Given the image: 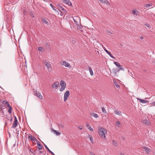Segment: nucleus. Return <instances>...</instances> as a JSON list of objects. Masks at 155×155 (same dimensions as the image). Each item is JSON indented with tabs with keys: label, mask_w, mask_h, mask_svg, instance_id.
Instances as JSON below:
<instances>
[{
	"label": "nucleus",
	"mask_w": 155,
	"mask_h": 155,
	"mask_svg": "<svg viewBox=\"0 0 155 155\" xmlns=\"http://www.w3.org/2000/svg\"><path fill=\"white\" fill-rule=\"evenodd\" d=\"M98 133L101 138L104 139H106L105 135L107 133V131L105 129L101 127L99 129Z\"/></svg>",
	"instance_id": "nucleus-1"
},
{
	"label": "nucleus",
	"mask_w": 155,
	"mask_h": 155,
	"mask_svg": "<svg viewBox=\"0 0 155 155\" xmlns=\"http://www.w3.org/2000/svg\"><path fill=\"white\" fill-rule=\"evenodd\" d=\"M60 85L61 87L60 89V91H63L66 87V84L64 81H61L60 82Z\"/></svg>",
	"instance_id": "nucleus-2"
},
{
	"label": "nucleus",
	"mask_w": 155,
	"mask_h": 155,
	"mask_svg": "<svg viewBox=\"0 0 155 155\" xmlns=\"http://www.w3.org/2000/svg\"><path fill=\"white\" fill-rule=\"evenodd\" d=\"M44 64L46 66L48 71H51L52 70V68L50 64L49 63H48L47 61H45L44 62Z\"/></svg>",
	"instance_id": "nucleus-3"
},
{
	"label": "nucleus",
	"mask_w": 155,
	"mask_h": 155,
	"mask_svg": "<svg viewBox=\"0 0 155 155\" xmlns=\"http://www.w3.org/2000/svg\"><path fill=\"white\" fill-rule=\"evenodd\" d=\"M70 92L68 91H66L64 94V101L65 102L66 100L68 99V97L70 96Z\"/></svg>",
	"instance_id": "nucleus-4"
},
{
	"label": "nucleus",
	"mask_w": 155,
	"mask_h": 155,
	"mask_svg": "<svg viewBox=\"0 0 155 155\" xmlns=\"http://www.w3.org/2000/svg\"><path fill=\"white\" fill-rule=\"evenodd\" d=\"M59 85V82L58 81L54 83L51 85L52 87L53 88H57Z\"/></svg>",
	"instance_id": "nucleus-5"
},
{
	"label": "nucleus",
	"mask_w": 155,
	"mask_h": 155,
	"mask_svg": "<svg viewBox=\"0 0 155 155\" xmlns=\"http://www.w3.org/2000/svg\"><path fill=\"white\" fill-rule=\"evenodd\" d=\"M14 120V122L12 126V127L13 128H15V127H16L18 124V121L16 116L15 117Z\"/></svg>",
	"instance_id": "nucleus-6"
},
{
	"label": "nucleus",
	"mask_w": 155,
	"mask_h": 155,
	"mask_svg": "<svg viewBox=\"0 0 155 155\" xmlns=\"http://www.w3.org/2000/svg\"><path fill=\"white\" fill-rule=\"evenodd\" d=\"M35 95L39 99H42V96L41 94V93L38 91H36L35 93Z\"/></svg>",
	"instance_id": "nucleus-7"
},
{
	"label": "nucleus",
	"mask_w": 155,
	"mask_h": 155,
	"mask_svg": "<svg viewBox=\"0 0 155 155\" xmlns=\"http://www.w3.org/2000/svg\"><path fill=\"white\" fill-rule=\"evenodd\" d=\"M62 62L61 64L62 65H64L66 67L70 68V65L68 62L65 61H62Z\"/></svg>",
	"instance_id": "nucleus-8"
},
{
	"label": "nucleus",
	"mask_w": 155,
	"mask_h": 155,
	"mask_svg": "<svg viewBox=\"0 0 155 155\" xmlns=\"http://www.w3.org/2000/svg\"><path fill=\"white\" fill-rule=\"evenodd\" d=\"M75 23L77 25H78L79 23L78 21H80L79 18L78 16H76L75 18H73Z\"/></svg>",
	"instance_id": "nucleus-9"
},
{
	"label": "nucleus",
	"mask_w": 155,
	"mask_h": 155,
	"mask_svg": "<svg viewBox=\"0 0 155 155\" xmlns=\"http://www.w3.org/2000/svg\"><path fill=\"white\" fill-rule=\"evenodd\" d=\"M142 148L144 150V151L147 153H148L149 152H150L151 151V150L146 147H142Z\"/></svg>",
	"instance_id": "nucleus-10"
},
{
	"label": "nucleus",
	"mask_w": 155,
	"mask_h": 155,
	"mask_svg": "<svg viewBox=\"0 0 155 155\" xmlns=\"http://www.w3.org/2000/svg\"><path fill=\"white\" fill-rule=\"evenodd\" d=\"M104 50L112 58L115 59V58L112 55L109 51H108L104 47L103 48Z\"/></svg>",
	"instance_id": "nucleus-11"
},
{
	"label": "nucleus",
	"mask_w": 155,
	"mask_h": 155,
	"mask_svg": "<svg viewBox=\"0 0 155 155\" xmlns=\"http://www.w3.org/2000/svg\"><path fill=\"white\" fill-rule=\"evenodd\" d=\"M99 1L102 3L106 4L107 5H109L110 3L107 0H99Z\"/></svg>",
	"instance_id": "nucleus-12"
},
{
	"label": "nucleus",
	"mask_w": 155,
	"mask_h": 155,
	"mask_svg": "<svg viewBox=\"0 0 155 155\" xmlns=\"http://www.w3.org/2000/svg\"><path fill=\"white\" fill-rule=\"evenodd\" d=\"M28 138V139L32 141H35L37 140L35 137H32L31 134L29 136Z\"/></svg>",
	"instance_id": "nucleus-13"
},
{
	"label": "nucleus",
	"mask_w": 155,
	"mask_h": 155,
	"mask_svg": "<svg viewBox=\"0 0 155 155\" xmlns=\"http://www.w3.org/2000/svg\"><path fill=\"white\" fill-rule=\"evenodd\" d=\"M64 3L68 5L69 6L71 5V2L69 0H64L63 1Z\"/></svg>",
	"instance_id": "nucleus-14"
},
{
	"label": "nucleus",
	"mask_w": 155,
	"mask_h": 155,
	"mask_svg": "<svg viewBox=\"0 0 155 155\" xmlns=\"http://www.w3.org/2000/svg\"><path fill=\"white\" fill-rule=\"evenodd\" d=\"M132 12L133 14L135 15L136 16L139 15V12L137 10L135 9L132 10Z\"/></svg>",
	"instance_id": "nucleus-15"
},
{
	"label": "nucleus",
	"mask_w": 155,
	"mask_h": 155,
	"mask_svg": "<svg viewBox=\"0 0 155 155\" xmlns=\"http://www.w3.org/2000/svg\"><path fill=\"white\" fill-rule=\"evenodd\" d=\"M88 67L90 73V74L91 76H93L94 75L92 69L89 66H88Z\"/></svg>",
	"instance_id": "nucleus-16"
},
{
	"label": "nucleus",
	"mask_w": 155,
	"mask_h": 155,
	"mask_svg": "<svg viewBox=\"0 0 155 155\" xmlns=\"http://www.w3.org/2000/svg\"><path fill=\"white\" fill-rule=\"evenodd\" d=\"M86 125L88 129L91 131H93L94 130L90 126V125L88 123H86Z\"/></svg>",
	"instance_id": "nucleus-17"
},
{
	"label": "nucleus",
	"mask_w": 155,
	"mask_h": 155,
	"mask_svg": "<svg viewBox=\"0 0 155 155\" xmlns=\"http://www.w3.org/2000/svg\"><path fill=\"white\" fill-rule=\"evenodd\" d=\"M119 69L117 70V71H113L114 73L115 74V75H116L117 74V72H119L120 70H122L123 71H124V69L121 67V65H120V67H119Z\"/></svg>",
	"instance_id": "nucleus-18"
},
{
	"label": "nucleus",
	"mask_w": 155,
	"mask_h": 155,
	"mask_svg": "<svg viewBox=\"0 0 155 155\" xmlns=\"http://www.w3.org/2000/svg\"><path fill=\"white\" fill-rule=\"evenodd\" d=\"M152 5L153 4L152 3H150L148 4H145L144 5V7L146 9H149V7L152 6Z\"/></svg>",
	"instance_id": "nucleus-19"
},
{
	"label": "nucleus",
	"mask_w": 155,
	"mask_h": 155,
	"mask_svg": "<svg viewBox=\"0 0 155 155\" xmlns=\"http://www.w3.org/2000/svg\"><path fill=\"white\" fill-rule=\"evenodd\" d=\"M142 122L144 124H146L147 125H149L150 124V122H149V121L147 120H143Z\"/></svg>",
	"instance_id": "nucleus-20"
},
{
	"label": "nucleus",
	"mask_w": 155,
	"mask_h": 155,
	"mask_svg": "<svg viewBox=\"0 0 155 155\" xmlns=\"http://www.w3.org/2000/svg\"><path fill=\"white\" fill-rule=\"evenodd\" d=\"M138 100H139V101L141 103H145L148 102V101H145L144 100L138 98Z\"/></svg>",
	"instance_id": "nucleus-21"
},
{
	"label": "nucleus",
	"mask_w": 155,
	"mask_h": 155,
	"mask_svg": "<svg viewBox=\"0 0 155 155\" xmlns=\"http://www.w3.org/2000/svg\"><path fill=\"white\" fill-rule=\"evenodd\" d=\"M116 126L119 127H120L122 126L121 124L119 121H117L116 122Z\"/></svg>",
	"instance_id": "nucleus-22"
},
{
	"label": "nucleus",
	"mask_w": 155,
	"mask_h": 155,
	"mask_svg": "<svg viewBox=\"0 0 155 155\" xmlns=\"http://www.w3.org/2000/svg\"><path fill=\"white\" fill-rule=\"evenodd\" d=\"M52 131L53 132L54 134H56L57 135H59L61 134L60 133L58 132L57 130H54L53 129H52Z\"/></svg>",
	"instance_id": "nucleus-23"
},
{
	"label": "nucleus",
	"mask_w": 155,
	"mask_h": 155,
	"mask_svg": "<svg viewBox=\"0 0 155 155\" xmlns=\"http://www.w3.org/2000/svg\"><path fill=\"white\" fill-rule=\"evenodd\" d=\"M114 113L116 114H117V115H118L119 116H121L122 115V114H121V111H117V110H115L114 111Z\"/></svg>",
	"instance_id": "nucleus-24"
},
{
	"label": "nucleus",
	"mask_w": 155,
	"mask_h": 155,
	"mask_svg": "<svg viewBox=\"0 0 155 155\" xmlns=\"http://www.w3.org/2000/svg\"><path fill=\"white\" fill-rule=\"evenodd\" d=\"M37 145L38 146V148L39 150H40L42 149L43 146L42 145L40 144L39 143H37Z\"/></svg>",
	"instance_id": "nucleus-25"
},
{
	"label": "nucleus",
	"mask_w": 155,
	"mask_h": 155,
	"mask_svg": "<svg viewBox=\"0 0 155 155\" xmlns=\"http://www.w3.org/2000/svg\"><path fill=\"white\" fill-rule=\"evenodd\" d=\"M58 127H59V128L60 129H61V128H63L64 127V125L61 124H58Z\"/></svg>",
	"instance_id": "nucleus-26"
},
{
	"label": "nucleus",
	"mask_w": 155,
	"mask_h": 155,
	"mask_svg": "<svg viewBox=\"0 0 155 155\" xmlns=\"http://www.w3.org/2000/svg\"><path fill=\"white\" fill-rule=\"evenodd\" d=\"M89 136L90 140L91 142L92 143H94V140H93V138L91 136L89 135Z\"/></svg>",
	"instance_id": "nucleus-27"
},
{
	"label": "nucleus",
	"mask_w": 155,
	"mask_h": 155,
	"mask_svg": "<svg viewBox=\"0 0 155 155\" xmlns=\"http://www.w3.org/2000/svg\"><path fill=\"white\" fill-rule=\"evenodd\" d=\"M114 63L117 67H120V65L118 62L115 61L114 62Z\"/></svg>",
	"instance_id": "nucleus-28"
},
{
	"label": "nucleus",
	"mask_w": 155,
	"mask_h": 155,
	"mask_svg": "<svg viewBox=\"0 0 155 155\" xmlns=\"http://www.w3.org/2000/svg\"><path fill=\"white\" fill-rule=\"evenodd\" d=\"M91 115L96 118H97L98 117V115L97 114L94 113H92L91 114Z\"/></svg>",
	"instance_id": "nucleus-29"
},
{
	"label": "nucleus",
	"mask_w": 155,
	"mask_h": 155,
	"mask_svg": "<svg viewBox=\"0 0 155 155\" xmlns=\"http://www.w3.org/2000/svg\"><path fill=\"white\" fill-rule=\"evenodd\" d=\"M12 107H8V112L9 114H11L12 112Z\"/></svg>",
	"instance_id": "nucleus-30"
},
{
	"label": "nucleus",
	"mask_w": 155,
	"mask_h": 155,
	"mask_svg": "<svg viewBox=\"0 0 155 155\" xmlns=\"http://www.w3.org/2000/svg\"><path fill=\"white\" fill-rule=\"evenodd\" d=\"M101 109H102V111L104 114H105L107 113L106 110L104 107H102L101 108Z\"/></svg>",
	"instance_id": "nucleus-31"
},
{
	"label": "nucleus",
	"mask_w": 155,
	"mask_h": 155,
	"mask_svg": "<svg viewBox=\"0 0 155 155\" xmlns=\"http://www.w3.org/2000/svg\"><path fill=\"white\" fill-rule=\"evenodd\" d=\"M43 21L44 23L46 24H48V22L47 20L45 19H44L43 20Z\"/></svg>",
	"instance_id": "nucleus-32"
},
{
	"label": "nucleus",
	"mask_w": 155,
	"mask_h": 155,
	"mask_svg": "<svg viewBox=\"0 0 155 155\" xmlns=\"http://www.w3.org/2000/svg\"><path fill=\"white\" fill-rule=\"evenodd\" d=\"M113 144L115 146H117L118 144L117 142L116 141H115L114 140L113 141Z\"/></svg>",
	"instance_id": "nucleus-33"
},
{
	"label": "nucleus",
	"mask_w": 155,
	"mask_h": 155,
	"mask_svg": "<svg viewBox=\"0 0 155 155\" xmlns=\"http://www.w3.org/2000/svg\"><path fill=\"white\" fill-rule=\"evenodd\" d=\"M43 48L41 47H39L38 48V51L41 52H42L43 51Z\"/></svg>",
	"instance_id": "nucleus-34"
},
{
	"label": "nucleus",
	"mask_w": 155,
	"mask_h": 155,
	"mask_svg": "<svg viewBox=\"0 0 155 155\" xmlns=\"http://www.w3.org/2000/svg\"><path fill=\"white\" fill-rule=\"evenodd\" d=\"M5 106V105L4 104H3V103H2V104H1V106H0V110H1L2 111V110H1V108H3V107H4Z\"/></svg>",
	"instance_id": "nucleus-35"
},
{
	"label": "nucleus",
	"mask_w": 155,
	"mask_h": 155,
	"mask_svg": "<svg viewBox=\"0 0 155 155\" xmlns=\"http://www.w3.org/2000/svg\"><path fill=\"white\" fill-rule=\"evenodd\" d=\"M114 84L116 87H117L118 88H119L120 87V86L118 84H117V83H114Z\"/></svg>",
	"instance_id": "nucleus-36"
},
{
	"label": "nucleus",
	"mask_w": 155,
	"mask_h": 155,
	"mask_svg": "<svg viewBox=\"0 0 155 155\" xmlns=\"http://www.w3.org/2000/svg\"><path fill=\"white\" fill-rule=\"evenodd\" d=\"M46 48H49V46H50V45L48 43H46Z\"/></svg>",
	"instance_id": "nucleus-37"
},
{
	"label": "nucleus",
	"mask_w": 155,
	"mask_h": 155,
	"mask_svg": "<svg viewBox=\"0 0 155 155\" xmlns=\"http://www.w3.org/2000/svg\"><path fill=\"white\" fill-rule=\"evenodd\" d=\"M5 103L8 107H11L9 104L8 102H5Z\"/></svg>",
	"instance_id": "nucleus-38"
},
{
	"label": "nucleus",
	"mask_w": 155,
	"mask_h": 155,
	"mask_svg": "<svg viewBox=\"0 0 155 155\" xmlns=\"http://www.w3.org/2000/svg\"><path fill=\"white\" fill-rule=\"evenodd\" d=\"M43 143L45 147V148H46V149L48 150L49 151L50 150L48 148V147H47V146L44 143Z\"/></svg>",
	"instance_id": "nucleus-39"
},
{
	"label": "nucleus",
	"mask_w": 155,
	"mask_h": 155,
	"mask_svg": "<svg viewBox=\"0 0 155 155\" xmlns=\"http://www.w3.org/2000/svg\"><path fill=\"white\" fill-rule=\"evenodd\" d=\"M50 6L52 7L53 8V9L55 11H56V9L54 8V7L52 5V4H50Z\"/></svg>",
	"instance_id": "nucleus-40"
},
{
	"label": "nucleus",
	"mask_w": 155,
	"mask_h": 155,
	"mask_svg": "<svg viewBox=\"0 0 155 155\" xmlns=\"http://www.w3.org/2000/svg\"><path fill=\"white\" fill-rule=\"evenodd\" d=\"M145 25L148 28H150V26L149 24L147 23L145 24Z\"/></svg>",
	"instance_id": "nucleus-41"
},
{
	"label": "nucleus",
	"mask_w": 155,
	"mask_h": 155,
	"mask_svg": "<svg viewBox=\"0 0 155 155\" xmlns=\"http://www.w3.org/2000/svg\"><path fill=\"white\" fill-rule=\"evenodd\" d=\"M7 102V101H6L4 100L3 101H2V103H3V104H4L5 105V104H6L5 103V102Z\"/></svg>",
	"instance_id": "nucleus-42"
},
{
	"label": "nucleus",
	"mask_w": 155,
	"mask_h": 155,
	"mask_svg": "<svg viewBox=\"0 0 155 155\" xmlns=\"http://www.w3.org/2000/svg\"><path fill=\"white\" fill-rule=\"evenodd\" d=\"M78 128L79 129H80V130H81L82 129L81 126H78Z\"/></svg>",
	"instance_id": "nucleus-43"
},
{
	"label": "nucleus",
	"mask_w": 155,
	"mask_h": 155,
	"mask_svg": "<svg viewBox=\"0 0 155 155\" xmlns=\"http://www.w3.org/2000/svg\"><path fill=\"white\" fill-rule=\"evenodd\" d=\"M107 33H108V34H112L111 31H107Z\"/></svg>",
	"instance_id": "nucleus-44"
},
{
	"label": "nucleus",
	"mask_w": 155,
	"mask_h": 155,
	"mask_svg": "<svg viewBox=\"0 0 155 155\" xmlns=\"http://www.w3.org/2000/svg\"><path fill=\"white\" fill-rule=\"evenodd\" d=\"M60 8L62 10H64V8L62 7V6H60Z\"/></svg>",
	"instance_id": "nucleus-45"
},
{
	"label": "nucleus",
	"mask_w": 155,
	"mask_h": 155,
	"mask_svg": "<svg viewBox=\"0 0 155 155\" xmlns=\"http://www.w3.org/2000/svg\"><path fill=\"white\" fill-rule=\"evenodd\" d=\"M152 104H153V105L155 106V101L153 102L152 103Z\"/></svg>",
	"instance_id": "nucleus-46"
},
{
	"label": "nucleus",
	"mask_w": 155,
	"mask_h": 155,
	"mask_svg": "<svg viewBox=\"0 0 155 155\" xmlns=\"http://www.w3.org/2000/svg\"><path fill=\"white\" fill-rule=\"evenodd\" d=\"M140 38L141 39H143V36H141L140 37Z\"/></svg>",
	"instance_id": "nucleus-47"
},
{
	"label": "nucleus",
	"mask_w": 155,
	"mask_h": 155,
	"mask_svg": "<svg viewBox=\"0 0 155 155\" xmlns=\"http://www.w3.org/2000/svg\"><path fill=\"white\" fill-rule=\"evenodd\" d=\"M50 153H52V154L53 153L52 151H51L50 150L49 151Z\"/></svg>",
	"instance_id": "nucleus-48"
},
{
	"label": "nucleus",
	"mask_w": 155,
	"mask_h": 155,
	"mask_svg": "<svg viewBox=\"0 0 155 155\" xmlns=\"http://www.w3.org/2000/svg\"><path fill=\"white\" fill-rule=\"evenodd\" d=\"M42 151H39V153H42Z\"/></svg>",
	"instance_id": "nucleus-49"
},
{
	"label": "nucleus",
	"mask_w": 155,
	"mask_h": 155,
	"mask_svg": "<svg viewBox=\"0 0 155 155\" xmlns=\"http://www.w3.org/2000/svg\"><path fill=\"white\" fill-rule=\"evenodd\" d=\"M90 153L92 155H95L94 154H92V153L91 152H90Z\"/></svg>",
	"instance_id": "nucleus-50"
},
{
	"label": "nucleus",
	"mask_w": 155,
	"mask_h": 155,
	"mask_svg": "<svg viewBox=\"0 0 155 155\" xmlns=\"http://www.w3.org/2000/svg\"><path fill=\"white\" fill-rule=\"evenodd\" d=\"M153 63L155 64V60L153 61Z\"/></svg>",
	"instance_id": "nucleus-51"
},
{
	"label": "nucleus",
	"mask_w": 155,
	"mask_h": 155,
	"mask_svg": "<svg viewBox=\"0 0 155 155\" xmlns=\"http://www.w3.org/2000/svg\"><path fill=\"white\" fill-rule=\"evenodd\" d=\"M52 154H53V155H55L54 153H53Z\"/></svg>",
	"instance_id": "nucleus-52"
},
{
	"label": "nucleus",
	"mask_w": 155,
	"mask_h": 155,
	"mask_svg": "<svg viewBox=\"0 0 155 155\" xmlns=\"http://www.w3.org/2000/svg\"><path fill=\"white\" fill-rule=\"evenodd\" d=\"M11 120H12V118H11Z\"/></svg>",
	"instance_id": "nucleus-53"
}]
</instances>
